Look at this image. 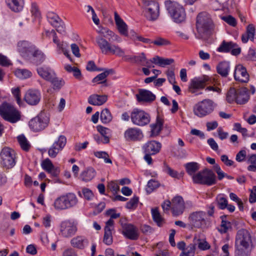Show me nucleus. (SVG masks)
I'll return each instance as SVG.
<instances>
[{
	"label": "nucleus",
	"instance_id": "obj_1",
	"mask_svg": "<svg viewBox=\"0 0 256 256\" xmlns=\"http://www.w3.org/2000/svg\"><path fill=\"white\" fill-rule=\"evenodd\" d=\"M100 32L103 34L102 36H97L96 40L102 54H107L110 52L119 56H124L125 52L124 50L117 45L112 44V42H122V38L118 35L106 28H102Z\"/></svg>",
	"mask_w": 256,
	"mask_h": 256
},
{
	"label": "nucleus",
	"instance_id": "obj_2",
	"mask_svg": "<svg viewBox=\"0 0 256 256\" xmlns=\"http://www.w3.org/2000/svg\"><path fill=\"white\" fill-rule=\"evenodd\" d=\"M196 26L200 38H204L213 28V22L210 15L206 12L200 13L197 16Z\"/></svg>",
	"mask_w": 256,
	"mask_h": 256
},
{
	"label": "nucleus",
	"instance_id": "obj_3",
	"mask_svg": "<svg viewBox=\"0 0 256 256\" xmlns=\"http://www.w3.org/2000/svg\"><path fill=\"white\" fill-rule=\"evenodd\" d=\"M78 203V199L73 192H68L57 198L54 206L58 210H65L76 206Z\"/></svg>",
	"mask_w": 256,
	"mask_h": 256
},
{
	"label": "nucleus",
	"instance_id": "obj_4",
	"mask_svg": "<svg viewBox=\"0 0 256 256\" xmlns=\"http://www.w3.org/2000/svg\"><path fill=\"white\" fill-rule=\"evenodd\" d=\"M248 90L245 87L238 89L230 88L226 94V100L229 103L235 102L237 104H244L249 100Z\"/></svg>",
	"mask_w": 256,
	"mask_h": 256
},
{
	"label": "nucleus",
	"instance_id": "obj_5",
	"mask_svg": "<svg viewBox=\"0 0 256 256\" xmlns=\"http://www.w3.org/2000/svg\"><path fill=\"white\" fill-rule=\"evenodd\" d=\"M0 116L5 120L12 124L17 122L21 118L20 112L7 102H4L0 106Z\"/></svg>",
	"mask_w": 256,
	"mask_h": 256
},
{
	"label": "nucleus",
	"instance_id": "obj_6",
	"mask_svg": "<svg viewBox=\"0 0 256 256\" xmlns=\"http://www.w3.org/2000/svg\"><path fill=\"white\" fill-rule=\"evenodd\" d=\"M164 4L175 22L181 23L185 20L186 15L182 6L170 0L165 1Z\"/></svg>",
	"mask_w": 256,
	"mask_h": 256
},
{
	"label": "nucleus",
	"instance_id": "obj_7",
	"mask_svg": "<svg viewBox=\"0 0 256 256\" xmlns=\"http://www.w3.org/2000/svg\"><path fill=\"white\" fill-rule=\"evenodd\" d=\"M49 122L48 114L44 111H41L36 116L29 121L28 126L33 132H38L44 130L48 126Z\"/></svg>",
	"mask_w": 256,
	"mask_h": 256
},
{
	"label": "nucleus",
	"instance_id": "obj_8",
	"mask_svg": "<svg viewBox=\"0 0 256 256\" xmlns=\"http://www.w3.org/2000/svg\"><path fill=\"white\" fill-rule=\"evenodd\" d=\"M193 182L210 186L216 183V176L212 170L206 168L194 176Z\"/></svg>",
	"mask_w": 256,
	"mask_h": 256
},
{
	"label": "nucleus",
	"instance_id": "obj_9",
	"mask_svg": "<svg viewBox=\"0 0 256 256\" xmlns=\"http://www.w3.org/2000/svg\"><path fill=\"white\" fill-rule=\"evenodd\" d=\"M252 240L249 232L246 229L238 231L235 240V248L252 250Z\"/></svg>",
	"mask_w": 256,
	"mask_h": 256
},
{
	"label": "nucleus",
	"instance_id": "obj_10",
	"mask_svg": "<svg viewBox=\"0 0 256 256\" xmlns=\"http://www.w3.org/2000/svg\"><path fill=\"white\" fill-rule=\"evenodd\" d=\"M214 108V102L210 99H204L196 104L193 108L194 114L202 118L212 113Z\"/></svg>",
	"mask_w": 256,
	"mask_h": 256
},
{
	"label": "nucleus",
	"instance_id": "obj_11",
	"mask_svg": "<svg viewBox=\"0 0 256 256\" xmlns=\"http://www.w3.org/2000/svg\"><path fill=\"white\" fill-rule=\"evenodd\" d=\"M132 122L135 125L144 126L150 121V115L145 111L138 108L134 109L130 114Z\"/></svg>",
	"mask_w": 256,
	"mask_h": 256
},
{
	"label": "nucleus",
	"instance_id": "obj_12",
	"mask_svg": "<svg viewBox=\"0 0 256 256\" xmlns=\"http://www.w3.org/2000/svg\"><path fill=\"white\" fill-rule=\"evenodd\" d=\"M210 78L206 75L201 77L195 78L192 80L188 86V91L195 95H199L202 94L198 92V90L203 89L205 86L210 84Z\"/></svg>",
	"mask_w": 256,
	"mask_h": 256
},
{
	"label": "nucleus",
	"instance_id": "obj_13",
	"mask_svg": "<svg viewBox=\"0 0 256 256\" xmlns=\"http://www.w3.org/2000/svg\"><path fill=\"white\" fill-rule=\"evenodd\" d=\"M1 164L4 167L10 168L16 164V153L14 150L8 148H4L0 153Z\"/></svg>",
	"mask_w": 256,
	"mask_h": 256
},
{
	"label": "nucleus",
	"instance_id": "obj_14",
	"mask_svg": "<svg viewBox=\"0 0 256 256\" xmlns=\"http://www.w3.org/2000/svg\"><path fill=\"white\" fill-rule=\"evenodd\" d=\"M142 3L144 8L146 17L149 20H156L159 14V4L154 0H143Z\"/></svg>",
	"mask_w": 256,
	"mask_h": 256
},
{
	"label": "nucleus",
	"instance_id": "obj_15",
	"mask_svg": "<svg viewBox=\"0 0 256 256\" xmlns=\"http://www.w3.org/2000/svg\"><path fill=\"white\" fill-rule=\"evenodd\" d=\"M77 231V223L74 220H66L61 222L60 233L64 238H70L74 236Z\"/></svg>",
	"mask_w": 256,
	"mask_h": 256
},
{
	"label": "nucleus",
	"instance_id": "obj_16",
	"mask_svg": "<svg viewBox=\"0 0 256 256\" xmlns=\"http://www.w3.org/2000/svg\"><path fill=\"white\" fill-rule=\"evenodd\" d=\"M206 214L203 212H196L191 214L188 220L190 224L194 228H204L206 224Z\"/></svg>",
	"mask_w": 256,
	"mask_h": 256
},
{
	"label": "nucleus",
	"instance_id": "obj_17",
	"mask_svg": "<svg viewBox=\"0 0 256 256\" xmlns=\"http://www.w3.org/2000/svg\"><path fill=\"white\" fill-rule=\"evenodd\" d=\"M36 48L34 44L26 40H21L17 44V50L25 60L27 59Z\"/></svg>",
	"mask_w": 256,
	"mask_h": 256
},
{
	"label": "nucleus",
	"instance_id": "obj_18",
	"mask_svg": "<svg viewBox=\"0 0 256 256\" xmlns=\"http://www.w3.org/2000/svg\"><path fill=\"white\" fill-rule=\"evenodd\" d=\"M46 18L50 24L56 28L58 32L64 34L65 32L64 24L57 14L52 12H48Z\"/></svg>",
	"mask_w": 256,
	"mask_h": 256
},
{
	"label": "nucleus",
	"instance_id": "obj_19",
	"mask_svg": "<svg viewBox=\"0 0 256 256\" xmlns=\"http://www.w3.org/2000/svg\"><path fill=\"white\" fill-rule=\"evenodd\" d=\"M120 222L123 235L131 240H138L139 236L138 228L132 224L123 223L122 220Z\"/></svg>",
	"mask_w": 256,
	"mask_h": 256
},
{
	"label": "nucleus",
	"instance_id": "obj_20",
	"mask_svg": "<svg viewBox=\"0 0 256 256\" xmlns=\"http://www.w3.org/2000/svg\"><path fill=\"white\" fill-rule=\"evenodd\" d=\"M41 94L36 89H29L24 96V100L30 106H36L41 100Z\"/></svg>",
	"mask_w": 256,
	"mask_h": 256
},
{
	"label": "nucleus",
	"instance_id": "obj_21",
	"mask_svg": "<svg viewBox=\"0 0 256 256\" xmlns=\"http://www.w3.org/2000/svg\"><path fill=\"white\" fill-rule=\"evenodd\" d=\"M184 208V202L182 196H176L172 200V210L174 216H178L182 214Z\"/></svg>",
	"mask_w": 256,
	"mask_h": 256
},
{
	"label": "nucleus",
	"instance_id": "obj_22",
	"mask_svg": "<svg viewBox=\"0 0 256 256\" xmlns=\"http://www.w3.org/2000/svg\"><path fill=\"white\" fill-rule=\"evenodd\" d=\"M126 140L130 141L140 140L144 136L141 130L136 128H128L124 134Z\"/></svg>",
	"mask_w": 256,
	"mask_h": 256
},
{
	"label": "nucleus",
	"instance_id": "obj_23",
	"mask_svg": "<svg viewBox=\"0 0 256 256\" xmlns=\"http://www.w3.org/2000/svg\"><path fill=\"white\" fill-rule=\"evenodd\" d=\"M234 79L242 82H247L249 80V74L246 69L242 64L236 66L234 72Z\"/></svg>",
	"mask_w": 256,
	"mask_h": 256
},
{
	"label": "nucleus",
	"instance_id": "obj_24",
	"mask_svg": "<svg viewBox=\"0 0 256 256\" xmlns=\"http://www.w3.org/2000/svg\"><path fill=\"white\" fill-rule=\"evenodd\" d=\"M161 147L160 142L156 140H150L143 145L142 150L144 153L156 154L160 152Z\"/></svg>",
	"mask_w": 256,
	"mask_h": 256
},
{
	"label": "nucleus",
	"instance_id": "obj_25",
	"mask_svg": "<svg viewBox=\"0 0 256 256\" xmlns=\"http://www.w3.org/2000/svg\"><path fill=\"white\" fill-rule=\"evenodd\" d=\"M41 166L43 170L50 174L52 177H58L60 174V168L54 166L48 158L45 159L42 162Z\"/></svg>",
	"mask_w": 256,
	"mask_h": 256
},
{
	"label": "nucleus",
	"instance_id": "obj_26",
	"mask_svg": "<svg viewBox=\"0 0 256 256\" xmlns=\"http://www.w3.org/2000/svg\"><path fill=\"white\" fill-rule=\"evenodd\" d=\"M44 59L45 56L44 54L38 48H36L26 60L36 65H39L44 61Z\"/></svg>",
	"mask_w": 256,
	"mask_h": 256
},
{
	"label": "nucleus",
	"instance_id": "obj_27",
	"mask_svg": "<svg viewBox=\"0 0 256 256\" xmlns=\"http://www.w3.org/2000/svg\"><path fill=\"white\" fill-rule=\"evenodd\" d=\"M136 96L139 102H151L156 99L155 95L150 90H140Z\"/></svg>",
	"mask_w": 256,
	"mask_h": 256
},
{
	"label": "nucleus",
	"instance_id": "obj_28",
	"mask_svg": "<svg viewBox=\"0 0 256 256\" xmlns=\"http://www.w3.org/2000/svg\"><path fill=\"white\" fill-rule=\"evenodd\" d=\"M96 175L95 170L92 167H88L80 173L79 178L85 182L92 180Z\"/></svg>",
	"mask_w": 256,
	"mask_h": 256
},
{
	"label": "nucleus",
	"instance_id": "obj_29",
	"mask_svg": "<svg viewBox=\"0 0 256 256\" xmlns=\"http://www.w3.org/2000/svg\"><path fill=\"white\" fill-rule=\"evenodd\" d=\"M38 75L44 80L49 81L54 76V72L50 68L42 66L37 68Z\"/></svg>",
	"mask_w": 256,
	"mask_h": 256
},
{
	"label": "nucleus",
	"instance_id": "obj_30",
	"mask_svg": "<svg viewBox=\"0 0 256 256\" xmlns=\"http://www.w3.org/2000/svg\"><path fill=\"white\" fill-rule=\"evenodd\" d=\"M6 3L12 11L18 12L22 10L24 0H6Z\"/></svg>",
	"mask_w": 256,
	"mask_h": 256
},
{
	"label": "nucleus",
	"instance_id": "obj_31",
	"mask_svg": "<svg viewBox=\"0 0 256 256\" xmlns=\"http://www.w3.org/2000/svg\"><path fill=\"white\" fill-rule=\"evenodd\" d=\"M108 100L106 95L92 94L89 96L88 102L94 106H101L105 103Z\"/></svg>",
	"mask_w": 256,
	"mask_h": 256
},
{
	"label": "nucleus",
	"instance_id": "obj_32",
	"mask_svg": "<svg viewBox=\"0 0 256 256\" xmlns=\"http://www.w3.org/2000/svg\"><path fill=\"white\" fill-rule=\"evenodd\" d=\"M114 20L119 32L122 35L127 34L128 26L120 18L116 12H114Z\"/></svg>",
	"mask_w": 256,
	"mask_h": 256
},
{
	"label": "nucleus",
	"instance_id": "obj_33",
	"mask_svg": "<svg viewBox=\"0 0 256 256\" xmlns=\"http://www.w3.org/2000/svg\"><path fill=\"white\" fill-rule=\"evenodd\" d=\"M71 245L79 249H83L88 244L87 240L82 236H77L70 240Z\"/></svg>",
	"mask_w": 256,
	"mask_h": 256
},
{
	"label": "nucleus",
	"instance_id": "obj_34",
	"mask_svg": "<svg viewBox=\"0 0 256 256\" xmlns=\"http://www.w3.org/2000/svg\"><path fill=\"white\" fill-rule=\"evenodd\" d=\"M217 72L222 77H226L230 69V63L224 61L220 62L216 66Z\"/></svg>",
	"mask_w": 256,
	"mask_h": 256
},
{
	"label": "nucleus",
	"instance_id": "obj_35",
	"mask_svg": "<svg viewBox=\"0 0 256 256\" xmlns=\"http://www.w3.org/2000/svg\"><path fill=\"white\" fill-rule=\"evenodd\" d=\"M255 34V28L252 24H249L246 28V32L242 36V42L246 43L248 40L253 41Z\"/></svg>",
	"mask_w": 256,
	"mask_h": 256
},
{
	"label": "nucleus",
	"instance_id": "obj_36",
	"mask_svg": "<svg viewBox=\"0 0 256 256\" xmlns=\"http://www.w3.org/2000/svg\"><path fill=\"white\" fill-rule=\"evenodd\" d=\"M152 216L153 220L158 226L162 227L165 223L164 219L162 216L158 208L152 209Z\"/></svg>",
	"mask_w": 256,
	"mask_h": 256
},
{
	"label": "nucleus",
	"instance_id": "obj_37",
	"mask_svg": "<svg viewBox=\"0 0 256 256\" xmlns=\"http://www.w3.org/2000/svg\"><path fill=\"white\" fill-rule=\"evenodd\" d=\"M186 172L192 176H196L195 173L200 169V164L196 162H190L184 165Z\"/></svg>",
	"mask_w": 256,
	"mask_h": 256
},
{
	"label": "nucleus",
	"instance_id": "obj_38",
	"mask_svg": "<svg viewBox=\"0 0 256 256\" xmlns=\"http://www.w3.org/2000/svg\"><path fill=\"white\" fill-rule=\"evenodd\" d=\"M236 46V43L232 42H228L223 40L220 45L217 48V51L220 52H228Z\"/></svg>",
	"mask_w": 256,
	"mask_h": 256
},
{
	"label": "nucleus",
	"instance_id": "obj_39",
	"mask_svg": "<svg viewBox=\"0 0 256 256\" xmlns=\"http://www.w3.org/2000/svg\"><path fill=\"white\" fill-rule=\"evenodd\" d=\"M56 45L58 50H60L68 58H70V55L68 50V44L64 42H60L58 38H56V42H54Z\"/></svg>",
	"mask_w": 256,
	"mask_h": 256
},
{
	"label": "nucleus",
	"instance_id": "obj_40",
	"mask_svg": "<svg viewBox=\"0 0 256 256\" xmlns=\"http://www.w3.org/2000/svg\"><path fill=\"white\" fill-rule=\"evenodd\" d=\"M162 120L158 116L156 118V123L152 125L151 126V136H154L158 134L162 130Z\"/></svg>",
	"mask_w": 256,
	"mask_h": 256
},
{
	"label": "nucleus",
	"instance_id": "obj_41",
	"mask_svg": "<svg viewBox=\"0 0 256 256\" xmlns=\"http://www.w3.org/2000/svg\"><path fill=\"white\" fill-rule=\"evenodd\" d=\"M98 131L101 134L104 138L103 144H107L110 142L108 135L110 134V129L105 128L102 126L98 125L96 126Z\"/></svg>",
	"mask_w": 256,
	"mask_h": 256
},
{
	"label": "nucleus",
	"instance_id": "obj_42",
	"mask_svg": "<svg viewBox=\"0 0 256 256\" xmlns=\"http://www.w3.org/2000/svg\"><path fill=\"white\" fill-rule=\"evenodd\" d=\"M14 74L20 79L28 78L32 76L31 72L26 69L18 68L15 70Z\"/></svg>",
	"mask_w": 256,
	"mask_h": 256
},
{
	"label": "nucleus",
	"instance_id": "obj_43",
	"mask_svg": "<svg viewBox=\"0 0 256 256\" xmlns=\"http://www.w3.org/2000/svg\"><path fill=\"white\" fill-rule=\"evenodd\" d=\"M100 118L103 124H108L112 120V116L108 108L104 109L100 114Z\"/></svg>",
	"mask_w": 256,
	"mask_h": 256
},
{
	"label": "nucleus",
	"instance_id": "obj_44",
	"mask_svg": "<svg viewBox=\"0 0 256 256\" xmlns=\"http://www.w3.org/2000/svg\"><path fill=\"white\" fill-rule=\"evenodd\" d=\"M247 163L250 164L248 166V170L256 172V154H248L247 156Z\"/></svg>",
	"mask_w": 256,
	"mask_h": 256
},
{
	"label": "nucleus",
	"instance_id": "obj_45",
	"mask_svg": "<svg viewBox=\"0 0 256 256\" xmlns=\"http://www.w3.org/2000/svg\"><path fill=\"white\" fill-rule=\"evenodd\" d=\"M196 250V244H190L186 246V250L182 252L179 256H194Z\"/></svg>",
	"mask_w": 256,
	"mask_h": 256
},
{
	"label": "nucleus",
	"instance_id": "obj_46",
	"mask_svg": "<svg viewBox=\"0 0 256 256\" xmlns=\"http://www.w3.org/2000/svg\"><path fill=\"white\" fill-rule=\"evenodd\" d=\"M18 140L21 148L25 151H28L30 148V144L24 135L22 134L18 136Z\"/></svg>",
	"mask_w": 256,
	"mask_h": 256
},
{
	"label": "nucleus",
	"instance_id": "obj_47",
	"mask_svg": "<svg viewBox=\"0 0 256 256\" xmlns=\"http://www.w3.org/2000/svg\"><path fill=\"white\" fill-rule=\"evenodd\" d=\"M66 138L64 135H60L58 136V140H56L53 144L52 146H54L56 148H60V150L61 152L64 148L66 144Z\"/></svg>",
	"mask_w": 256,
	"mask_h": 256
},
{
	"label": "nucleus",
	"instance_id": "obj_48",
	"mask_svg": "<svg viewBox=\"0 0 256 256\" xmlns=\"http://www.w3.org/2000/svg\"><path fill=\"white\" fill-rule=\"evenodd\" d=\"M112 70H106L104 72L98 74L92 80L93 82H98V84H103L106 82V78L108 76Z\"/></svg>",
	"mask_w": 256,
	"mask_h": 256
},
{
	"label": "nucleus",
	"instance_id": "obj_49",
	"mask_svg": "<svg viewBox=\"0 0 256 256\" xmlns=\"http://www.w3.org/2000/svg\"><path fill=\"white\" fill-rule=\"evenodd\" d=\"M78 196L81 198L90 200L94 198V194L91 190L89 188H84L82 189V192H78Z\"/></svg>",
	"mask_w": 256,
	"mask_h": 256
},
{
	"label": "nucleus",
	"instance_id": "obj_50",
	"mask_svg": "<svg viewBox=\"0 0 256 256\" xmlns=\"http://www.w3.org/2000/svg\"><path fill=\"white\" fill-rule=\"evenodd\" d=\"M146 56L144 52H142L138 56H134L130 58V60L135 63L142 66V64L146 60Z\"/></svg>",
	"mask_w": 256,
	"mask_h": 256
},
{
	"label": "nucleus",
	"instance_id": "obj_51",
	"mask_svg": "<svg viewBox=\"0 0 256 256\" xmlns=\"http://www.w3.org/2000/svg\"><path fill=\"white\" fill-rule=\"evenodd\" d=\"M112 231L108 228L104 230L103 242L106 245L110 246L112 243Z\"/></svg>",
	"mask_w": 256,
	"mask_h": 256
},
{
	"label": "nucleus",
	"instance_id": "obj_52",
	"mask_svg": "<svg viewBox=\"0 0 256 256\" xmlns=\"http://www.w3.org/2000/svg\"><path fill=\"white\" fill-rule=\"evenodd\" d=\"M49 82L52 84L54 89H60L64 84V82L62 79L56 78V74L54 76H52V80H50Z\"/></svg>",
	"mask_w": 256,
	"mask_h": 256
},
{
	"label": "nucleus",
	"instance_id": "obj_53",
	"mask_svg": "<svg viewBox=\"0 0 256 256\" xmlns=\"http://www.w3.org/2000/svg\"><path fill=\"white\" fill-rule=\"evenodd\" d=\"M218 208L220 209L224 210L228 206V200L226 198L222 195H219L216 198Z\"/></svg>",
	"mask_w": 256,
	"mask_h": 256
},
{
	"label": "nucleus",
	"instance_id": "obj_54",
	"mask_svg": "<svg viewBox=\"0 0 256 256\" xmlns=\"http://www.w3.org/2000/svg\"><path fill=\"white\" fill-rule=\"evenodd\" d=\"M158 182L154 180H150L147 184L146 188V192L148 193L152 192L154 189L158 187Z\"/></svg>",
	"mask_w": 256,
	"mask_h": 256
},
{
	"label": "nucleus",
	"instance_id": "obj_55",
	"mask_svg": "<svg viewBox=\"0 0 256 256\" xmlns=\"http://www.w3.org/2000/svg\"><path fill=\"white\" fill-rule=\"evenodd\" d=\"M163 171L172 178L178 177V172L171 168L166 163L164 164Z\"/></svg>",
	"mask_w": 256,
	"mask_h": 256
},
{
	"label": "nucleus",
	"instance_id": "obj_56",
	"mask_svg": "<svg viewBox=\"0 0 256 256\" xmlns=\"http://www.w3.org/2000/svg\"><path fill=\"white\" fill-rule=\"evenodd\" d=\"M251 250L235 248L234 256H250Z\"/></svg>",
	"mask_w": 256,
	"mask_h": 256
},
{
	"label": "nucleus",
	"instance_id": "obj_57",
	"mask_svg": "<svg viewBox=\"0 0 256 256\" xmlns=\"http://www.w3.org/2000/svg\"><path fill=\"white\" fill-rule=\"evenodd\" d=\"M231 228V224L230 222L226 220H222L220 228L219 230V232L221 233H226L228 232V229Z\"/></svg>",
	"mask_w": 256,
	"mask_h": 256
},
{
	"label": "nucleus",
	"instance_id": "obj_58",
	"mask_svg": "<svg viewBox=\"0 0 256 256\" xmlns=\"http://www.w3.org/2000/svg\"><path fill=\"white\" fill-rule=\"evenodd\" d=\"M60 148H56L54 146L52 145L48 150V155L52 158H56L57 155L60 152Z\"/></svg>",
	"mask_w": 256,
	"mask_h": 256
},
{
	"label": "nucleus",
	"instance_id": "obj_59",
	"mask_svg": "<svg viewBox=\"0 0 256 256\" xmlns=\"http://www.w3.org/2000/svg\"><path fill=\"white\" fill-rule=\"evenodd\" d=\"M12 92L16 100V102L18 105L22 104L20 98V91L18 87L13 88L12 89Z\"/></svg>",
	"mask_w": 256,
	"mask_h": 256
},
{
	"label": "nucleus",
	"instance_id": "obj_60",
	"mask_svg": "<svg viewBox=\"0 0 256 256\" xmlns=\"http://www.w3.org/2000/svg\"><path fill=\"white\" fill-rule=\"evenodd\" d=\"M30 12L32 14L35 18H40V13L38 10V6L35 3L32 4Z\"/></svg>",
	"mask_w": 256,
	"mask_h": 256
},
{
	"label": "nucleus",
	"instance_id": "obj_61",
	"mask_svg": "<svg viewBox=\"0 0 256 256\" xmlns=\"http://www.w3.org/2000/svg\"><path fill=\"white\" fill-rule=\"evenodd\" d=\"M152 43L158 46H163L169 44L170 42L166 39L158 37L154 41H152Z\"/></svg>",
	"mask_w": 256,
	"mask_h": 256
},
{
	"label": "nucleus",
	"instance_id": "obj_62",
	"mask_svg": "<svg viewBox=\"0 0 256 256\" xmlns=\"http://www.w3.org/2000/svg\"><path fill=\"white\" fill-rule=\"evenodd\" d=\"M138 202V198L137 196H134L130 200L126 203V207L128 209H132L135 208Z\"/></svg>",
	"mask_w": 256,
	"mask_h": 256
},
{
	"label": "nucleus",
	"instance_id": "obj_63",
	"mask_svg": "<svg viewBox=\"0 0 256 256\" xmlns=\"http://www.w3.org/2000/svg\"><path fill=\"white\" fill-rule=\"evenodd\" d=\"M247 158L246 152L245 150H242L236 154V160L238 162H242Z\"/></svg>",
	"mask_w": 256,
	"mask_h": 256
},
{
	"label": "nucleus",
	"instance_id": "obj_64",
	"mask_svg": "<svg viewBox=\"0 0 256 256\" xmlns=\"http://www.w3.org/2000/svg\"><path fill=\"white\" fill-rule=\"evenodd\" d=\"M52 216L50 214H47L44 216L42 220V225L46 228H50L52 224Z\"/></svg>",
	"mask_w": 256,
	"mask_h": 256
}]
</instances>
